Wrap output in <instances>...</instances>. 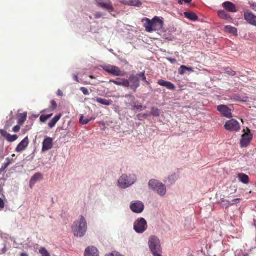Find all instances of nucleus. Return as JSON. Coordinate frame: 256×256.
I'll list each match as a JSON object with an SVG mask.
<instances>
[{"instance_id": "nucleus-16", "label": "nucleus", "mask_w": 256, "mask_h": 256, "mask_svg": "<svg viewBox=\"0 0 256 256\" xmlns=\"http://www.w3.org/2000/svg\"><path fill=\"white\" fill-rule=\"evenodd\" d=\"M244 19L250 24L256 26V16L252 12L247 11L244 14Z\"/></svg>"}, {"instance_id": "nucleus-62", "label": "nucleus", "mask_w": 256, "mask_h": 256, "mask_svg": "<svg viewBox=\"0 0 256 256\" xmlns=\"http://www.w3.org/2000/svg\"><path fill=\"white\" fill-rule=\"evenodd\" d=\"M249 255L248 254H245L244 256H248Z\"/></svg>"}, {"instance_id": "nucleus-22", "label": "nucleus", "mask_w": 256, "mask_h": 256, "mask_svg": "<svg viewBox=\"0 0 256 256\" xmlns=\"http://www.w3.org/2000/svg\"><path fill=\"white\" fill-rule=\"evenodd\" d=\"M222 6L228 11L232 12H236L237 9L235 5L230 2H226L222 4Z\"/></svg>"}, {"instance_id": "nucleus-52", "label": "nucleus", "mask_w": 256, "mask_h": 256, "mask_svg": "<svg viewBox=\"0 0 256 256\" xmlns=\"http://www.w3.org/2000/svg\"><path fill=\"white\" fill-rule=\"evenodd\" d=\"M148 116V114H144L142 115L140 114L138 116L139 118H147Z\"/></svg>"}, {"instance_id": "nucleus-33", "label": "nucleus", "mask_w": 256, "mask_h": 256, "mask_svg": "<svg viewBox=\"0 0 256 256\" xmlns=\"http://www.w3.org/2000/svg\"><path fill=\"white\" fill-rule=\"evenodd\" d=\"M160 110L155 107H153L151 109L150 114L154 116H158L160 115Z\"/></svg>"}, {"instance_id": "nucleus-30", "label": "nucleus", "mask_w": 256, "mask_h": 256, "mask_svg": "<svg viewBox=\"0 0 256 256\" xmlns=\"http://www.w3.org/2000/svg\"><path fill=\"white\" fill-rule=\"evenodd\" d=\"M128 4L137 7H140L142 6V2L140 0H129Z\"/></svg>"}, {"instance_id": "nucleus-55", "label": "nucleus", "mask_w": 256, "mask_h": 256, "mask_svg": "<svg viewBox=\"0 0 256 256\" xmlns=\"http://www.w3.org/2000/svg\"><path fill=\"white\" fill-rule=\"evenodd\" d=\"M10 165V162H6L4 165V166L6 169V168Z\"/></svg>"}, {"instance_id": "nucleus-53", "label": "nucleus", "mask_w": 256, "mask_h": 256, "mask_svg": "<svg viewBox=\"0 0 256 256\" xmlns=\"http://www.w3.org/2000/svg\"><path fill=\"white\" fill-rule=\"evenodd\" d=\"M236 100L240 102H246V100L242 99L239 96L236 97Z\"/></svg>"}, {"instance_id": "nucleus-26", "label": "nucleus", "mask_w": 256, "mask_h": 256, "mask_svg": "<svg viewBox=\"0 0 256 256\" xmlns=\"http://www.w3.org/2000/svg\"><path fill=\"white\" fill-rule=\"evenodd\" d=\"M186 70L190 72H194V70L192 67H188L186 66H180V68H178V74L180 75H183L184 74Z\"/></svg>"}, {"instance_id": "nucleus-20", "label": "nucleus", "mask_w": 256, "mask_h": 256, "mask_svg": "<svg viewBox=\"0 0 256 256\" xmlns=\"http://www.w3.org/2000/svg\"><path fill=\"white\" fill-rule=\"evenodd\" d=\"M158 85L166 87V88L170 90H174L176 89V86L174 84L168 81L160 80L158 81Z\"/></svg>"}, {"instance_id": "nucleus-3", "label": "nucleus", "mask_w": 256, "mask_h": 256, "mask_svg": "<svg viewBox=\"0 0 256 256\" xmlns=\"http://www.w3.org/2000/svg\"><path fill=\"white\" fill-rule=\"evenodd\" d=\"M136 180V176L135 174L128 176L123 174L118 180V186L121 188H126L132 185Z\"/></svg>"}, {"instance_id": "nucleus-47", "label": "nucleus", "mask_w": 256, "mask_h": 256, "mask_svg": "<svg viewBox=\"0 0 256 256\" xmlns=\"http://www.w3.org/2000/svg\"><path fill=\"white\" fill-rule=\"evenodd\" d=\"M7 252L6 246V245L4 246V247L2 248V249L1 250V252H0V254H4Z\"/></svg>"}, {"instance_id": "nucleus-7", "label": "nucleus", "mask_w": 256, "mask_h": 256, "mask_svg": "<svg viewBox=\"0 0 256 256\" xmlns=\"http://www.w3.org/2000/svg\"><path fill=\"white\" fill-rule=\"evenodd\" d=\"M134 227L137 233L142 234L147 229V222L144 218H138L134 222Z\"/></svg>"}, {"instance_id": "nucleus-27", "label": "nucleus", "mask_w": 256, "mask_h": 256, "mask_svg": "<svg viewBox=\"0 0 256 256\" xmlns=\"http://www.w3.org/2000/svg\"><path fill=\"white\" fill-rule=\"evenodd\" d=\"M224 30L228 34H233L236 36L238 30L237 29L231 26H226L224 27Z\"/></svg>"}, {"instance_id": "nucleus-6", "label": "nucleus", "mask_w": 256, "mask_h": 256, "mask_svg": "<svg viewBox=\"0 0 256 256\" xmlns=\"http://www.w3.org/2000/svg\"><path fill=\"white\" fill-rule=\"evenodd\" d=\"M242 132L244 134L242 136L240 144L242 148H246L252 140L253 135L251 133L250 130L248 128H246V130L244 129Z\"/></svg>"}, {"instance_id": "nucleus-41", "label": "nucleus", "mask_w": 256, "mask_h": 256, "mask_svg": "<svg viewBox=\"0 0 256 256\" xmlns=\"http://www.w3.org/2000/svg\"><path fill=\"white\" fill-rule=\"evenodd\" d=\"M80 90L83 92V94L86 95V96H88V95H89L90 94V93L88 92V90L84 88V87H82L80 88Z\"/></svg>"}, {"instance_id": "nucleus-46", "label": "nucleus", "mask_w": 256, "mask_h": 256, "mask_svg": "<svg viewBox=\"0 0 256 256\" xmlns=\"http://www.w3.org/2000/svg\"><path fill=\"white\" fill-rule=\"evenodd\" d=\"M102 16V14L101 12H96L94 14V17L96 18H100Z\"/></svg>"}, {"instance_id": "nucleus-43", "label": "nucleus", "mask_w": 256, "mask_h": 256, "mask_svg": "<svg viewBox=\"0 0 256 256\" xmlns=\"http://www.w3.org/2000/svg\"><path fill=\"white\" fill-rule=\"evenodd\" d=\"M184 2L187 4H190L192 2V0H178V4H182Z\"/></svg>"}, {"instance_id": "nucleus-24", "label": "nucleus", "mask_w": 256, "mask_h": 256, "mask_svg": "<svg viewBox=\"0 0 256 256\" xmlns=\"http://www.w3.org/2000/svg\"><path fill=\"white\" fill-rule=\"evenodd\" d=\"M238 180L244 184H248L249 183V177L248 175L244 174H239L238 175Z\"/></svg>"}, {"instance_id": "nucleus-60", "label": "nucleus", "mask_w": 256, "mask_h": 256, "mask_svg": "<svg viewBox=\"0 0 256 256\" xmlns=\"http://www.w3.org/2000/svg\"><path fill=\"white\" fill-rule=\"evenodd\" d=\"M90 78H94V76H90Z\"/></svg>"}, {"instance_id": "nucleus-40", "label": "nucleus", "mask_w": 256, "mask_h": 256, "mask_svg": "<svg viewBox=\"0 0 256 256\" xmlns=\"http://www.w3.org/2000/svg\"><path fill=\"white\" fill-rule=\"evenodd\" d=\"M52 110H54L57 108V104L54 100H52L50 102Z\"/></svg>"}, {"instance_id": "nucleus-35", "label": "nucleus", "mask_w": 256, "mask_h": 256, "mask_svg": "<svg viewBox=\"0 0 256 256\" xmlns=\"http://www.w3.org/2000/svg\"><path fill=\"white\" fill-rule=\"evenodd\" d=\"M139 78L141 79L142 81H144L147 85L150 84V82L147 81L145 75V72H142L138 74Z\"/></svg>"}, {"instance_id": "nucleus-38", "label": "nucleus", "mask_w": 256, "mask_h": 256, "mask_svg": "<svg viewBox=\"0 0 256 256\" xmlns=\"http://www.w3.org/2000/svg\"><path fill=\"white\" fill-rule=\"evenodd\" d=\"M225 72L231 76H234L236 74V72H234V70H233L232 68H226L225 69Z\"/></svg>"}, {"instance_id": "nucleus-21", "label": "nucleus", "mask_w": 256, "mask_h": 256, "mask_svg": "<svg viewBox=\"0 0 256 256\" xmlns=\"http://www.w3.org/2000/svg\"><path fill=\"white\" fill-rule=\"evenodd\" d=\"M44 176L40 172L36 173L30 179V186L32 188V186H34L37 182L42 180Z\"/></svg>"}, {"instance_id": "nucleus-32", "label": "nucleus", "mask_w": 256, "mask_h": 256, "mask_svg": "<svg viewBox=\"0 0 256 256\" xmlns=\"http://www.w3.org/2000/svg\"><path fill=\"white\" fill-rule=\"evenodd\" d=\"M219 17L222 19L228 20L230 18L229 14H228L225 11L220 10L218 12Z\"/></svg>"}, {"instance_id": "nucleus-12", "label": "nucleus", "mask_w": 256, "mask_h": 256, "mask_svg": "<svg viewBox=\"0 0 256 256\" xmlns=\"http://www.w3.org/2000/svg\"><path fill=\"white\" fill-rule=\"evenodd\" d=\"M217 110L224 116L227 118H230L232 117L230 109L225 105L218 106L217 108Z\"/></svg>"}, {"instance_id": "nucleus-1", "label": "nucleus", "mask_w": 256, "mask_h": 256, "mask_svg": "<svg viewBox=\"0 0 256 256\" xmlns=\"http://www.w3.org/2000/svg\"><path fill=\"white\" fill-rule=\"evenodd\" d=\"M87 228L86 220L83 216L80 217V220L75 222L72 227L74 236L80 238L85 235Z\"/></svg>"}, {"instance_id": "nucleus-5", "label": "nucleus", "mask_w": 256, "mask_h": 256, "mask_svg": "<svg viewBox=\"0 0 256 256\" xmlns=\"http://www.w3.org/2000/svg\"><path fill=\"white\" fill-rule=\"evenodd\" d=\"M149 246L154 256H162L160 254V245L158 238L154 236L149 239Z\"/></svg>"}, {"instance_id": "nucleus-45", "label": "nucleus", "mask_w": 256, "mask_h": 256, "mask_svg": "<svg viewBox=\"0 0 256 256\" xmlns=\"http://www.w3.org/2000/svg\"><path fill=\"white\" fill-rule=\"evenodd\" d=\"M4 206H5V204L4 202V201L2 200V199L0 198V208H4Z\"/></svg>"}, {"instance_id": "nucleus-34", "label": "nucleus", "mask_w": 256, "mask_h": 256, "mask_svg": "<svg viewBox=\"0 0 256 256\" xmlns=\"http://www.w3.org/2000/svg\"><path fill=\"white\" fill-rule=\"evenodd\" d=\"M14 123V120L13 118H12L9 120H7L4 126L5 130H7L9 129L12 126Z\"/></svg>"}, {"instance_id": "nucleus-42", "label": "nucleus", "mask_w": 256, "mask_h": 256, "mask_svg": "<svg viewBox=\"0 0 256 256\" xmlns=\"http://www.w3.org/2000/svg\"><path fill=\"white\" fill-rule=\"evenodd\" d=\"M20 125H17L13 128V131L15 132H18L20 130Z\"/></svg>"}, {"instance_id": "nucleus-36", "label": "nucleus", "mask_w": 256, "mask_h": 256, "mask_svg": "<svg viewBox=\"0 0 256 256\" xmlns=\"http://www.w3.org/2000/svg\"><path fill=\"white\" fill-rule=\"evenodd\" d=\"M52 115V114L46 115H42L40 117V121L42 122H45L48 119L50 118Z\"/></svg>"}, {"instance_id": "nucleus-25", "label": "nucleus", "mask_w": 256, "mask_h": 256, "mask_svg": "<svg viewBox=\"0 0 256 256\" xmlns=\"http://www.w3.org/2000/svg\"><path fill=\"white\" fill-rule=\"evenodd\" d=\"M184 16L186 18L192 21H196L198 19V16L192 12H184Z\"/></svg>"}, {"instance_id": "nucleus-31", "label": "nucleus", "mask_w": 256, "mask_h": 256, "mask_svg": "<svg viewBox=\"0 0 256 256\" xmlns=\"http://www.w3.org/2000/svg\"><path fill=\"white\" fill-rule=\"evenodd\" d=\"M27 118L26 114H20L18 116V124L22 125L26 120Z\"/></svg>"}, {"instance_id": "nucleus-15", "label": "nucleus", "mask_w": 256, "mask_h": 256, "mask_svg": "<svg viewBox=\"0 0 256 256\" xmlns=\"http://www.w3.org/2000/svg\"><path fill=\"white\" fill-rule=\"evenodd\" d=\"M0 134L8 142H14L17 140L18 138V136L17 135H11L10 134L8 133L6 131L4 130H0Z\"/></svg>"}, {"instance_id": "nucleus-54", "label": "nucleus", "mask_w": 256, "mask_h": 256, "mask_svg": "<svg viewBox=\"0 0 256 256\" xmlns=\"http://www.w3.org/2000/svg\"><path fill=\"white\" fill-rule=\"evenodd\" d=\"M57 94L59 96H63V92L60 90H58L57 92Z\"/></svg>"}, {"instance_id": "nucleus-39", "label": "nucleus", "mask_w": 256, "mask_h": 256, "mask_svg": "<svg viewBox=\"0 0 256 256\" xmlns=\"http://www.w3.org/2000/svg\"><path fill=\"white\" fill-rule=\"evenodd\" d=\"M240 201V198H236V199H234L232 200V203L230 204V202L229 201H228V200H223V202H227V205L226 204H225V206H226V207H228L229 206L230 204H232V205H233L234 204V202H239Z\"/></svg>"}, {"instance_id": "nucleus-19", "label": "nucleus", "mask_w": 256, "mask_h": 256, "mask_svg": "<svg viewBox=\"0 0 256 256\" xmlns=\"http://www.w3.org/2000/svg\"><path fill=\"white\" fill-rule=\"evenodd\" d=\"M110 82L116 85L124 87H129L130 86L129 80L123 78H118L116 80H110Z\"/></svg>"}, {"instance_id": "nucleus-37", "label": "nucleus", "mask_w": 256, "mask_h": 256, "mask_svg": "<svg viewBox=\"0 0 256 256\" xmlns=\"http://www.w3.org/2000/svg\"><path fill=\"white\" fill-rule=\"evenodd\" d=\"M40 253L42 256H50V253L44 248H41L40 250Z\"/></svg>"}, {"instance_id": "nucleus-58", "label": "nucleus", "mask_w": 256, "mask_h": 256, "mask_svg": "<svg viewBox=\"0 0 256 256\" xmlns=\"http://www.w3.org/2000/svg\"><path fill=\"white\" fill-rule=\"evenodd\" d=\"M20 256H28V254L26 253H22L20 254Z\"/></svg>"}, {"instance_id": "nucleus-64", "label": "nucleus", "mask_w": 256, "mask_h": 256, "mask_svg": "<svg viewBox=\"0 0 256 256\" xmlns=\"http://www.w3.org/2000/svg\"><path fill=\"white\" fill-rule=\"evenodd\" d=\"M90 19H92V16H90Z\"/></svg>"}, {"instance_id": "nucleus-2", "label": "nucleus", "mask_w": 256, "mask_h": 256, "mask_svg": "<svg viewBox=\"0 0 256 256\" xmlns=\"http://www.w3.org/2000/svg\"><path fill=\"white\" fill-rule=\"evenodd\" d=\"M163 21L159 18L155 16L152 20L146 18V23L144 24V28L146 32H150L153 31L161 30L163 27Z\"/></svg>"}, {"instance_id": "nucleus-4", "label": "nucleus", "mask_w": 256, "mask_h": 256, "mask_svg": "<svg viewBox=\"0 0 256 256\" xmlns=\"http://www.w3.org/2000/svg\"><path fill=\"white\" fill-rule=\"evenodd\" d=\"M149 188L155 192L160 196H164L166 192V186L162 182L156 180H150L148 182Z\"/></svg>"}, {"instance_id": "nucleus-57", "label": "nucleus", "mask_w": 256, "mask_h": 256, "mask_svg": "<svg viewBox=\"0 0 256 256\" xmlns=\"http://www.w3.org/2000/svg\"><path fill=\"white\" fill-rule=\"evenodd\" d=\"M6 162H10V164H12V159H10V158H7L6 159Z\"/></svg>"}, {"instance_id": "nucleus-56", "label": "nucleus", "mask_w": 256, "mask_h": 256, "mask_svg": "<svg viewBox=\"0 0 256 256\" xmlns=\"http://www.w3.org/2000/svg\"><path fill=\"white\" fill-rule=\"evenodd\" d=\"M6 170V168L4 166H2L0 169V174H2V172L5 171Z\"/></svg>"}, {"instance_id": "nucleus-51", "label": "nucleus", "mask_w": 256, "mask_h": 256, "mask_svg": "<svg viewBox=\"0 0 256 256\" xmlns=\"http://www.w3.org/2000/svg\"><path fill=\"white\" fill-rule=\"evenodd\" d=\"M134 106L136 108L138 109V110H142V106L141 104H140V105L134 104Z\"/></svg>"}, {"instance_id": "nucleus-61", "label": "nucleus", "mask_w": 256, "mask_h": 256, "mask_svg": "<svg viewBox=\"0 0 256 256\" xmlns=\"http://www.w3.org/2000/svg\"><path fill=\"white\" fill-rule=\"evenodd\" d=\"M172 177H173V176H170V177L169 178V179H170H170H171V178H172Z\"/></svg>"}, {"instance_id": "nucleus-11", "label": "nucleus", "mask_w": 256, "mask_h": 256, "mask_svg": "<svg viewBox=\"0 0 256 256\" xmlns=\"http://www.w3.org/2000/svg\"><path fill=\"white\" fill-rule=\"evenodd\" d=\"M96 2L98 6L106 10L110 13H112L114 10L112 2L110 0H108L106 2L102 0H96Z\"/></svg>"}, {"instance_id": "nucleus-59", "label": "nucleus", "mask_w": 256, "mask_h": 256, "mask_svg": "<svg viewBox=\"0 0 256 256\" xmlns=\"http://www.w3.org/2000/svg\"><path fill=\"white\" fill-rule=\"evenodd\" d=\"M106 256H114V254L113 253L110 254H108Z\"/></svg>"}, {"instance_id": "nucleus-49", "label": "nucleus", "mask_w": 256, "mask_h": 256, "mask_svg": "<svg viewBox=\"0 0 256 256\" xmlns=\"http://www.w3.org/2000/svg\"><path fill=\"white\" fill-rule=\"evenodd\" d=\"M251 8L254 11H256V4L252 3L250 4Z\"/></svg>"}, {"instance_id": "nucleus-50", "label": "nucleus", "mask_w": 256, "mask_h": 256, "mask_svg": "<svg viewBox=\"0 0 256 256\" xmlns=\"http://www.w3.org/2000/svg\"><path fill=\"white\" fill-rule=\"evenodd\" d=\"M73 79L78 82H79L78 74H73Z\"/></svg>"}, {"instance_id": "nucleus-63", "label": "nucleus", "mask_w": 256, "mask_h": 256, "mask_svg": "<svg viewBox=\"0 0 256 256\" xmlns=\"http://www.w3.org/2000/svg\"><path fill=\"white\" fill-rule=\"evenodd\" d=\"M12 156L13 157H14V156H15V154H12Z\"/></svg>"}, {"instance_id": "nucleus-9", "label": "nucleus", "mask_w": 256, "mask_h": 256, "mask_svg": "<svg viewBox=\"0 0 256 256\" xmlns=\"http://www.w3.org/2000/svg\"><path fill=\"white\" fill-rule=\"evenodd\" d=\"M224 127L227 130L230 132H238L240 128L239 122L234 119L227 121Z\"/></svg>"}, {"instance_id": "nucleus-13", "label": "nucleus", "mask_w": 256, "mask_h": 256, "mask_svg": "<svg viewBox=\"0 0 256 256\" xmlns=\"http://www.w3.org/2000/svg\"><path fill=\"white\" fill-rule=\"evenodd\" d=\"M130 207L133 212L138 214L142 213L144 210V205L140 202H136L132 203Z\"/></svg>"}, {"instance_id": "nucleus-17", "label": "nucleus", "mask_w": 256, "mask_h": 256, "mask_svg": "<svg viewBox=\"0 0 256 256\" xmlns=\"http://www.w3.org/2000/svg\"><path fill=\"white\" fill-rule=\"evenodd\" d=\"M29 144L28 137H26L17 146L16 151L18 152H22L26 150Z\"/></svg>"}, {"instance_id": "nucleus-29", "label": "nucleus", "mask_w": 256, "mask_h": 256, "mask_svg": "<svg viewBox=\"0 0 256 256\" xmlns=\"http://www.w3.org/2000/svg\"><path fill=\"white\" fill-rule=\"evenodd\" d=\"M94 119V117L84 118V116H82L80 118V122L82 124H86Z\"/></svg>"}, {"instance_id": "nucleus-28", "label": "nucleus", "mask_w": 256, "mask_h": 256, "mask_svg": "<svg viewBox=\"0 0 256 256\" xmlns=\"http://www.w3.org/2000/svg\"><path fill=\"white\" fill-rule=\"evenodd\" d=\"M96 101L102 104L104 106H110L112 104V100H106L102 98H97Z\"/></svg>"}, {"instance_id": "nucleus-48", "label": "nucleus", "mask_w": 256, "mask_h": 256, "mask_svg": "<svg viewBox=\"0 0 256 256\" xmlns=\"http://www.w3.org/2000/svg\"><path fill=\"white\" fill-rule=\"evenodd\" d=\"M168 60L169 62H170L172 64H174V63H176L177 62V60L175 58H168Z\"/></svg>"}, {"instance_id": "nucleus-8", "label": "nucleus", "mask_w": 256, "mask_h": 256, "mask_svg": "<svg viewBox=\"0 0 256 256\" xmlns=\"http://www.w3.org/2000/svg\"><path fill=\"white\" fill-rule=\"evenodd\" d=\"M103 68L104 71L114 76H124L126 75L125 72L120 70V68L116 66L109 65L104 66Z\"/></svg>"}, {"instance_id": "nucleus-14", "label": "nucleus", "mask_w": 256, "mask_h": 256, "mask_svg": "<svg viewBox=\"0 0 256 256\" xmlns=\"http://www.w3.org/2000/svg\"><path fill=\"white\" fill-rule=\"evenodd\" d=\"M53 139L50 137H46L42 142V151L45 152L52 148L53 147Z\"/></svg>"}, {"instance_id": "nucleus-10", "label": "nucleus", "mask_w": 256, "mask_h": 256, "mask_svg": "<svg viewBox=\"0 0 256 256\" xmlns=\"http://www.w3.org/2000/svg\"><path fill=\"white\" fill-rule=\"evenodd\" d=\"M128 80L131 89L136 92L140 86L138 74L136 75L132 74L130 76Z\"/></svg>"}, {"instance_id": "nucleus-18", "label": "nucleus", "mask_w": 256, "mask_h": 256, "mask_svg": "<svg viewBox=\"0 0 256 256\" xmlns=\"http://www.w3.org/2000/svg\"><path fill=\"white\" fill-rule=\"evenodd\" d=\"M84 256H99V252L96 248L90 246L86 249Z\"/></svg>"}, {"instance_id": "nucleus-44", "label": "nucleus", "mask_w": 256, "mask_h": 256, "mask_svg": "<svg viewBox=\"0 0 256 256\" xmlns=\"http://www.w3.org/2000/svg\"><path fill=\"white\" fill-rule=\"evenodd\" d=\"M126 98H129L130 100L132 101V102H134L135 100V98L134 96H133L132 95H130V94H128V95H126L125 96Z\"/></svg>"}, {"instance_id": "nucleus-23", "label": "nucleus", "mask_w": 256, "mask_h": 256, "mask_svg": "<svg viewBox=\"0 0 256 256\" xmlns=\"http://www.w3.org/2000/svg\"><path fill=\"white\" fill-rule=\"evenodd\" d=\"M62 116V114H58L56 116L48 123V126L49 128H54L56 126V123L58 122V120L60 119Z\"/></svg>"}]
</instances>
